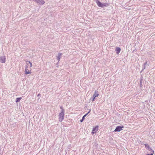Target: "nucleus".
Returning <instances> with one entry per match:
<instances>
[{"label":"nucleus","instance_id":"obj_1","mask_svg":"<svg viewBox=\"0 0 155 155\" xmlns=\"http://www.w3.org/2000/svg\"><path fill=\"white\" fill-rule=\"evenodd\" d=\"M59 120L60 122H62L64 117V110L62 109L61 112L59 114Z\"/></svg>","mask_w":155,"mask_h":155},{"label":"nucleus","instance_id":"obj_2","mask_svg":"<svg viewBox=\"0 0 155 155\" xmlns=\"http://www.w3.org/2000/svg\"><path fill=\"white\" fill-rule=\"evenodd\" d=\"M96 3L99 7H101L102 8L103 7H106V6H108L109 5L107 3H102L99 1H97Z\"/></svg>","mask_w":155,"mask_h":155},{"label":"nucleus","instance_id":"obj_3","mask_svg":"<svg viewBox=\"0 0 155 155\" xmlns=\"http://www.w3.org/2000/svg\"><path fill=\"white\" fill-rule=\"evenodd\" d=\"M124 127V126L123 125L117 126L114 130V131L115 132H117H117H119V131H121V130H123V128Z\"/></svg>","mask_w":155,"mask_h":155},{"label":"nucleus","instance_id":"obj_4","mask_svg":"<svg viewBox=\"0 0 155 155\" xmlns=\"http://www.w3.org/2000/svg\"><path fill=\"white\" fill-rule=\"evenodd\" d=\"M98 126H96L94 127H93L91 132L92 134H94L95 133H96L97 131H98Z\"/></svg>","mask_w":155,"mask_h":155},{"label":"nucleus","instance_id":"obj_5","mask_svg":"<svg viewBox=\"0 0 155 155\" xmlns=\"http://www.w3.org/2000/svg\"><path fill=\"white\" fill-rule=\"evenodd\" d=\"M6 58L5 56L3 57H0V62L1 63H4L5 61Z\"/></svg>","mask_w":155,"mask_h":155},{"label":"nucleus","instance_id":"obj_6","mask_svg":"<svg viewBox=\"0 0 155 155\" xmlns=\"http://www.w3.org/2000/svg\"><path fill=\"white\" fill-rule=\"evenodd\" d=\"M121 50L120 48L119 47H117L116 48V53L117 54H118L120 53Z\"/></svg>","mask_w":155,"mask_h":155},{"label":"nucleus","instance_id":"obj_7","mask_svg":"<svg viewBox=\"0 0 155 155\" xmlns=\"http://www.w3.org/2000/svg\"><path fill=\"white\" fill-rule=\"evenodd\" d=\"M40 4H43L45 3V2L43 0H35Z\"/></svg>","mask_w":155,"mask_h":155},{"label":"nucleus","instance_id":"obj_8","mask_svg":"<svg viewBox=\"0 0 155 155\" xmlns=\"http://www.w3.org/2000/svg\"><path fill=\"white\" fill-rule=\"evenodd\" d=\"M99 95V94L98 91H95L94 92V94H93V96H94V98H96V97H97Z\"/></svg>","mask_w":155,"mask_h":155},{"label":"nucleus","instance_id":"obj_9","mask_svg":"<svg viewBox=\"0 0 155 155\" xmlns=\"http://www.w3.org/2000/svg\"><path fill=\"white\" fill-rule=\"evenodd\" d=\"M26 64L27 65V67H32V63H31L30 61H27Z\"/></svg>","mask_w":155,"mask_h":155},{"label":"nucleus","instance_id":"obj_10","mask_svg":"<svg viewBox=\"0 0 155 155\" xmlns=\"http://www.w3.org/2000/svg\"><path fill=\"white\" fill-rule=\"evenodd\" d=\"M149 151H150V154H147V155H152L154 154V151L151 149V148H150V149H149Z\"/></svg>","mask_w":155,"mask_h":155},{"label":"nucleus","instance_id":"obj_11","mask_svg":"<svg viewBox=\"0 0 155 155\" xmlns=\"http://www.w3.org/2000/svg\"><path fill=\"white\" fill-rule=\"evenodd\" d=\"M31 70H28V69H26L25 70V74H28L30 73Z\"/></svg>","mask_w":155,"mask_h":155},{"label":"nucleus","instance_id":"obj_12","mask_svg":"<svg viewBox=\"0 0 155 155\" xmlns=\"http://www.w3.org/2000/svg\"><path fill=\"white\" fill-rule=\"evenodd\" d=\"M145 147L148 150H149V149H150V147H149L148 144H145Z\"/></svg>","mask_w":155,"mask_h":155},{"label":"nucleus","instance_id":"obj_13","mask_svg":"<svg viewBox=\"0 0 155 155\" xmlns=\"http://www.w3.org/2000/svg\"><path fill=\"white\" fill-rule=\"evenodd\" d=\"M89 113V112H88ZM88 114V113H87V114H86L84 116H83V117H82V119L80 120V121L81 122H82V121H83V120H84V118H85V116H86V115H87V114Z\"/></svg>","mask_w":155,"mask_h":155},{"label":"nucleus","instance_id":"obj_14","mask_svg":"<svg viewBox=\"0 0 155 155\" xmlns=\"http://www.w3.org/2000/svg\"><path fill=\"white\" fill-rule=\"evenodd\" d=\"M21 97L17 98L16 99V102H18V101H19L21 100Z\"/></svg>","mask_w":155,"mask_h":155},{"label":"nucleus","instance_id":"obj_15","mask_svg":"<svg viewBox=\"0 0 155 155\" xmlns=\"http://www.w3.org/2000/svg\"><path fill=\"white\" fill-rule=\"evenodd\" d=\"M61 54H59L58 56V57H57V58H58V61H59V60H60V57H61Z\"/></svg>","mask_w":155,"mask_h":155},{"label":"nucleus","instance_id":"obj_16","mask_svg":"<svg viewBox=\"0 0 155 155\" xmlns=\"http://www.w3.org/2000/svg\"><path fill=\"white\" fill-rule=\"evenodd\" d=\"M95 96H93V98L92 100V101H94L95 100Z\"/></svg>","mask_w":155,"mask_h":155},{"label":"nucleus","instance_id":"obj_17","mask_svg":"<svg viewBox=\"0 0 155 155\" xmlns=\"http://www.w3.org/2000/svg\"><path fill=\"white\" fill-rule=\"evenodd\" d=\"M60 108H61V109H62H62H63V107H60Z\"/></svg>","mask_w":155,"mask_h":155}]
</instances>
